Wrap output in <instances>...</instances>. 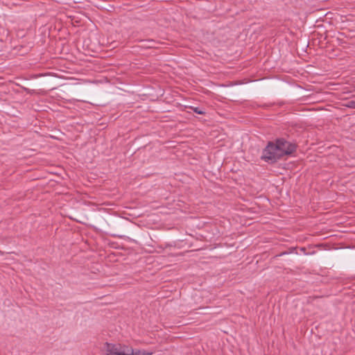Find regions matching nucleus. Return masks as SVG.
<instances>
[{
    "label": "nucleus",
    "instance_id": "423d86ee",
    "mask_svg": "<svg viewBox=\"0 0 355 355\" xmlns=\"http://www.w3.org/2000/svg\"><path fill=\"white\" fill-rule=\"evenodd\" d=\"M191 109L196 114H205V112L198 107H191Z\"/></svg>",
    "mask_w": 355,
    "mask_h": 355
},
{
    "label": "nucleus",
    "instance_id": "6e6552de",
    "mask_svg": "<svg viewBox=\"0 0 355 355\" xmlns=\"http://www.w3.org/2000/svg\"><path fill=\"white\" fill-rule=\"evenodd\" d=\"M286 254H287V253L286 252H284L281 253L279 256H282V255Z\"/></svg>",
    "mask_w": 355,
    "mask_h": 355
},
{
    "label": "nucleus",
    "instance_id": "7ed1b4c3",
    "mask_svg": "<svg viewBox=\"0 0 355 355\" xmlns=\"http://www.w3.org/2000/svg\"><path fill=\"white\" fill-rule=\"evenodd\" d=\"M277 146L282 149V153L285 155H291L296 151L297 145L290 142L284 138H277L275 139Z\"/></svg>",
    "mask_w": 355,
    "mask_h": 355
},
{
    "label": "nucleus",
    "instance_id": "39448f33",
    "mask_svg": "<svg viewBox=\"0 0 355 355\" xmlns=\"http://www.w3.org/2000/svg\"><path fill=\"white\" fill-rule=\"evenodd\" d=\"M128 352V355H152V352H146L145 351L137 350L135 352L131 347H129V349H127Z\"/></svg>",
    "mask_w": 355,
    "mask_h": 355
},
{
    "label": "nucleus",
    "instance_id": "20e7f679",
    "mask_svg": "<svg viewBox=\"0 0 355 355\" xmlns=\"http://www.w3.org/2000/svg\"><path fill=\"white\" fill-rule=\"evenodd\" d=\"M139 46L144 49H153L157 48L158 42L154 40H140Z\"/></svg>",
    "mask_w": 355,
    "mask_h": 355
},
{
    "label": "nucleus",
    "instance_id": "0eeeda50",
    "mask_svg": "<svg viewBox=\"0 0 355 355\" xmlns=\"http://www.w3.org/2000/svg\"><path fill=\"white\" fill-rule=\"evenodd\" d=\"M347 106L349 107L355 108V101H349Z\"/></svg>",
    "mask_w": 355,
    "mask_h": 355
},
{
    "label": "nucleus",
    "instance_id": "f257e3e1",
    "mask_svg": "<svg viewBox=\"0 0 355 355\" xmlns=\"http://www.w3.org/2000/svg\"><path fill=\"white\" fill-rule=\"evenodd\" d=\"M284 157V155L282 153V149L277 146L275 140L267 144L262 151L261 159L269 164H274Z\"/></svg>",
    "mask_w": 355,
    "mask_h": 355
},
{
    "label": "nucleus",
    "instance_id": "f03ea898",
    "mask_svg": "<svg viewBox=\"0 0 355 355\" xmlns=\"http://www.w3.org/2000/svg\"><path fill=\"white\" fill-rule=\"evenodd\" d=\"M129 347L125 345L105 343L104 350L105 355H128Z\"/></svg>",
    "mask_w": 355,
    "mask_h": 355
}]
</instances>
